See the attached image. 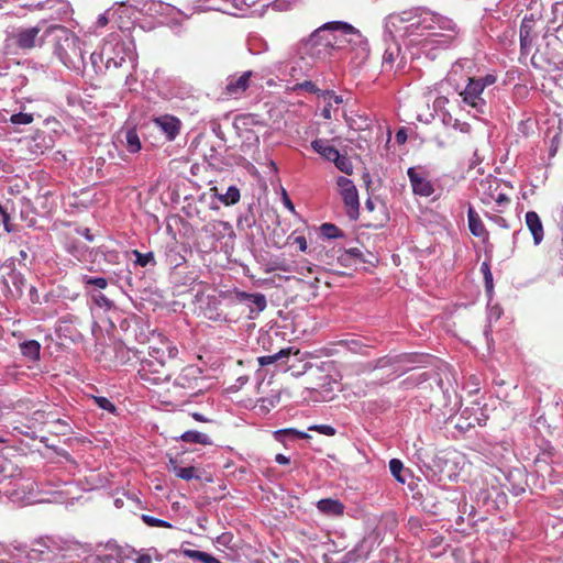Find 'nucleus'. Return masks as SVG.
Instances as JSON below:
<instances>
[{
  "label": "nucleus",
  "instance_id": "obj_2",
  "mask_svg": "<svg viewBox=\"0 0 563 563\" xmlns=\"http://www.w3.org/2000/svg\"><path fill=\"white\" fill-rule=\"evenodd\" d=\"M203 390V376L201 369L196 365H187L174 378L162 395L163 402L172 406L186 404L189 398Z\"/></svg>",
  "mask_w": 563,
  "mask_h": 563
},
{
  "label": "nucleus",
  "instance_id": "obj_33",
  "mask_svg": "<svg viewBox=\"0 0 563 563\" xmlns=\"http://www.w3.org/2000/svg\"><path fill=\"white\" fill-rule=\"evenodd\" d=\"M130 353L133 354V357L134 358H140V356L137 355V352L136 351H131L130 349L123 346V345H119L117 349H115V357L121 362V363H129L132 361V357L130 356Z\"/></svg>",
  "mask_w": 563,
  "mask_h": 563
},
{
  "label": "nucleus",
  "instance_id": "obj_41",
  "mask_svg": "<svg viewBox=\"0 0 563 563\" xmlns=\"http://www.w3.org/2000/svg\"><path fill=\"white\" fill-rule=\"evenodd\" d=\"M308 430L317 431L323 435L333 437L336 430L330 424H314L308 428Z\"/></svg>",
  "mask_w": 563,
  "mask_h": 563
},
{
  "label": "nucleus",
  "instance_id": "obj_63",
  "mask_svg": "<svg viewBox=\"0 0 563 563\" xmlns=\"http://www.w3.org/2000/svg\"><path fill=\"white\" fill-rule=\"evenodd\" d=\"M155 559H156V560H161V559H162V556H161L159 554H157V555L155 556Z\"/></svg>",
  "mask_w": 563,
  "mask_h": 563
},
{
  "label": "nucleus",
  "instance_id": "obj_21",
  "mask_svg": "<svg viewBox=\"0 0 563 563\" xmlns=\"http://www.w3.org/2000/svg\"><path fill=\"white\" fill-rule=\"evenodd\" d=\"M312 150L321 155L324 159L332 162L334 158H338L339 151L330 145L324 139H316L311 142Z\"/></svg>",
  "mask_w": 563,
  "mask_h": 563
},
{
  "label": "nucleus",
  "instance_id": "obj_11",
  "mask_svg": "<svg viewBox=\"0 0 563 563\" xmlns=\"http://www.w3.org/2000/svg\"><path fill=\"white\" fill-rule=\"evenodd\" d=\"M483 91L484 88L476 78H468V82L465 89L461 92V96L466 104L473 108H479L485 106V101L482 98Z\"/></svg>",
  "mask_w": 563,
  "mask_h": 563
},
{
  "label": "nucleus",
  "instance_id": "obj_10",
  "mask_svg": "<svg viewBox=\"0 0 563 563\" xmlns=\"http://www.w3.org/2000/svg\"><path fill=\"white\" fill-rule=\"evenodd\" d=\"M201 230L208 238L212 239V242H218L234 234L232 225L222 220H211L207 222Z\"/></svg>",
  "mask_w": 563,
  "mask_h": 563
},
{
  "label": "nucleus",
  "instance_id": "obj_55",
  "mask_svg": "<svg viewBox=\"0 0 563 563\" xmlns=\"http://www.w3.org/2000/svg\"><path fill=\"white\" fill-rule=\"evenodd\" d=\"M365 208L368 210V211H374L375 209V202L368 198L366 201H365Z\"/></svg>",
  "mask_w": 563,
  "mask_h": 563
},
{
  "label": "nucleus",
  "instance_id": "obj_57",
  "mask_svg": "<svg viewBox=\"0 0 563 563\" xmlns=\"http://www.w3.org/2000/svg\"><path fill=\"white\" fill-rule=\"evenodd\" d=\"M123 552L129 555V563H134L135 559L132 556L133 554H136L135 550H128Z\"/></svg>",
  "mask_w": 563,
  "mask_h": 563
},
{
  "label": "nucleus",
  "instance_id": "obj_29",
  "mask_svg": "<svg viewBox=\"0 0 563 563\" xmlns=\"http://www.w3.org/2000/svg\"><path fill=\"white\" fill-rule=\"evenodd\" d=\"M389 470L391 475L401 484L406 483V477L402 476L404 464L398 459H393L389 461Z\"/></svg>",
  "mask_w": 563,
  "mask_h": 563
},
{
  "label": "nucleus",
  "instance_id": "obj_64",
  "mask_svg": "<svg viewBox=\"0 0 563 563\" xmlns=\"http://www.w3.org/2000/svg\"><path fill=\"white\" fill-rule=\"evenodd\" d=\"M2 442H3V440L0 438V443H2Z\"/></svg>",
  "mask_w": 563,
  "mask_h": 563
},
{
  "label": "nucleus",
  "instance_id": "obj_14",
  "mask_svg": "<svg viewBox=\"0 0 563 563\" xmlns=\"http://www.w3.org/2000/svg\"><path fill=\"white\" fill-rule=\"evenodd\" d=\"M499 184L497 181H490L487 187V191L484 194L483 202L490 203L495 201L498 206L496 211L501 212L503 208L507 207L510 203V198L507 194L499 190Z\"/></svg>",
  "mask_w": 563,
  "mask_h": 563
},
{
  "label": "nucleus",
  "instance_id": "obj_8",
  "mask_svg": "<svg viewBox=\"0 0 563 563\" xmlns=\"http://www.w3.org/2000/svg\"><path fill=\"white\" fill-rule=\"evenodd\" d=\"M177 347L165 335L157 334L150 339L148 357L145 360L176 362Z\"/></svg>",
  "mask_w": 563,
  "mask_h": 563
},
{
  "label": "nucleus",
  "instance_id": "obj_13",
  "mask_svg": "<svg viewBox=\"0 0 563 563\" xmlns=\"http://www.w3.org/2000/svg\"><path fill=\"white\" fill-rule=\"evenodd\" d=\"M407 174L410 179L413 194L422 197H429L433 194V185L421 173H418L413 167H410L408 168Z\"/></svg>",
  "mask_w": 563,
  "mask_h": 563
},
{
  "label": "nucleus",
  "instance_id": "obj_5",
  "mask_svg": "<svg viewBox=\"0 0 563 563\" xmlns=\"http://www.w3.org/2000/svg\"><path fill=\"white\" fill-rule=\"evenodd\" d=\"M49 24L42 20L34 26L18 27L11 35L13 44L21 51H31L46 45Z\"/></svg>",
  "mask_w": 563,
  "mask_h": 563
},
{
  "label": "nucleus",
  "instance_id": "obj_23",
  "mask_svg": "<svg viewBox=\"0 0 563 563\" xmlns=\"http://www.w3.org/2000/svg\"><path fill=\"white\" fill-rule=\"evenodd\" d=\"M170 468L175 473V475L181 479L190 481L192 478H199L197 475V470L195 466H186L181 467L177 465V462L173 459L169 461Z\"/></svg>",
  "mask_w": 563,
  "mask_h": 563
},
{
  "label": "nucleus",
  "instance_id": "obj_16",
  "mask_svg": "<svg viewBox=\"0 0 563 563\" xmlns=\"http://www.w3.org/2000/svg\"><path fill=\"white\" fill-rule=\"evenodd\" d=\"M528 230L532 234L533 243L539 245L544 238V228L539 214L536 211H528L525 216Z\"/></svg>",
  "mask_w": 563,
  "mask_h": 563
},
{
  "label": "nucleus",
  "instance_id": "obj_26",
  "mask_svg": "<svg viewBox=\"0 0 563 563\" xmlns=\"http://www.w3.org/2000/svg\"><path fill=\"white\" fill-rule=\"evenodd\" d=\"M335 165V167L346 174V175H352L353 173V165H352V162L350 161V158L346 156V155H342L340 154V152L338 153V158H334L332 161Z\"/></svg>",
  "mask_w": 563,
  "mask_h": 563
},
{
  "label": "nucleus",
  "instance_id": "obj_15",
  "mask_svg": "<svg viewBox=\"0 0 563 563\" xmlns=\"http://www.w3.org/2000/svg\"><path fill=\"white\" fill-rule=\"evenodd\" d=\"M154 123L161 128L169 141L176 139L180 131V121L174 115L165 114L154 120Z\"/></svg>",
  "mask_w": 563,
  "mask_h": 563
},
{
  "label": "nucleus",
  "instance_id": "obj_36",
  "mask_svg": "<svg viewBox=\"0 0 563 563\" xmlns=\"http://www.w3.org/2000/svg\"><path fill=\"white\" fill-rule=\"evenodd\" d=\"M92 400L100 409L106 410L110 413H114L117 410V407L107 397L92 396Z\"/></svg>",
  "mask_w": 563,
  "mask_h": 563
},
{
  "label": "nucleus",
  "instance_id": "obj_54",
  "mask_svg": "<svg viewBox=\"0 0 563 563\" xmlns=\"http://www.w3.org/2000/svg\"><path fill=\"white\" fill-rule=\"evenodd\" d=\"M96 561L98 563H109L111 561V556L110 555H98L96 558Z\"/></svg>",
  "mask_w": 563,
  "mask_h": 563
},
{
  "label": "nucleus",
  "instance_id": "obj_20",
  "mask_svg": "<svg viewBox=\"0 0 563 563\" xmlns=\"http://www.w3.org/2000/svg\"><path fill=\"white\" fill-rule=\"evenodd\" d=\"M468 229L474 236L484 238L488 234L483 221L475 209L470 206L467 210Z\"/></svg>",
  "mask_w": 563,
  "mask_h": 563
},
{
  "label": "nucleus",
  "instance_id": "obj_39",
  "mask_svg": "<svg viewBox=\"0 0 563 563\" xmlns=\"http://www.w3.org/2000/svg\"><path fill=\"white\" fill-rule=\"evenodd\" d=\"M142 520L150 527L172 528V525L169 522L148 515H143Z\"/></svg>",
  "mask_w": 563,
  "mask_h": 563
},
{
  "label": "nucleus",
  "instance_id": "obj_58",
  "mask_svg": "<svg viewBox=\"0 0 563 563\" xmlns=\"http://www.w3.org/2000/svg\"><path fill=\"white\" fill-rule=\"evenodd\" d=\"M391 60H393V53L385 52L384 62H391Z\"/></svg>",
  "mask_w": 563,
  "mask_h": 563
},
{
  "label": "nucleus",
  "instance_id": "obj_60",
  "mask_svg": "<svg viewBox=\"0 0 563 563\" xmlns=\"http://www.w3.org/2000/svg\"><path fill=\"white\" fill-rule=\"evenodd\" d=\"M192 417L197 421H205L203 417L200 413H194Z\"/></svg>",
  "mask_w": 563,
  "mask_h": 563
},
{
  "label": "nucleus",
  "instance_id": "obj_3",
  "mask_svg": "<svg viewBox=\"0 0 563 563\" xmlns=\"http://www.w3.org/2000/svg\"><path fill=\"white\" fill-rule=\"evenodd\" d=\"M79 38L67 27L49 24L46 34V45L52 48L58 59L67 65L74 57L80 55Z\"/></svg>",
  "mask_w": 563,
  "mask_h": 563
},
{
  "label": "nucleus",
  "instance_id": "obj_45",
  "mask_svg": "<svg viewBox=\"0 0 563 563\" xmlns=\"http://www.w3.org/2000/svg\"><path fill=\"white\" fill-rule=\"evenodd\" d=\"M93 301L99 307H107L110 308L112 306V302L109 298H107L104 295H98L93 298Z\"/></svg>",
  "mask_w": 563,
  "mask_h": 563
},
{
  "label": "nucleus",
  "instance_id": "obj_38",
  "mask_svg": "<svg viewBox=\"0 0 563 563\" xmlns=\"http://www.w3.org/2000/svg\"><path fill=\"white\" fill-rule=\"evenodd\" d=\"M33 114L31 113H24V112H20V113H15V114H12L11 118H10V122L12 124H16V125H20V124H30L33 122Z\"/></svg>",
  "mask_w": 563,
  "mask_h": 563
},
{
  "label": "nucleus",
  "instance_id": "obj_27",
  "mask_svg": "<svg viewBox=\"0 0 563 563\" xmlns=\"http://www.w3.org/2000/svg\"><path fill=\"white\" fill-rule=\"evenodd\" d=\"M219 198L225 206L235 205L241 198L240 190L235 186H230Z\"/></svg>",
  "mask_w": 563,
  "mask_h": 563
},
{
  "label": "nucleus",
  "instance_id": "obj_48",
  "mask_svg": "<svg viewBox=\"0 0 563 563\" xmlns=\"http://www.w3.org/2000/svg\"><path fill=\"white\" fill-rule=\"evenodd\" d=\"M325 106L321 110V117L325 120H330L332 118V102L325 101Z\"/></svg>",
  "mask_w": 563,
  "mask_h": 563
},
{
  "label": "nucleus",
  "instance_id": "obj_52",
  "mask_svg": "<svg viewBox=\"0 0 563 563\" xmlns=\"http://www.w3.org/2000/svg\"><path fill=\"white\" fill-rule=\"evenodd\" d=\"M275 461H276V463H278L280 465H287L290 463L289 457L285 456L284 454H280V453L275 456Z\"/></svg>",
  "mask_w": 563,
  "mask_h": 563
},
{
  "label": "nucleus",
  "instance_id": "obj_34",
  "mask_svg": "<svg viewBox=\"0 0 563 563\" xmlns=\"http://www.w3.org/2000/svg\"><path fill=\"white\" fill-rule=\"evenodd\" d=\"M532 43L531 27L523 21L520 26V45L525 49Z\"/></svg>",
  "mask_w": 563,
  "mask_h": 563
},
{
  "label": "nucleus",
  "instance_id": "obj_62",
  "mask_svg": "<svg viewBox=\"0 0 563 563\" xmlns=\"http://www.w3.org/2000/svg\"><path fill=\"white\" fill-rule=\"evenodd\" d=\"M110 62H111V60L109 59V60L107 62V64H106V67H107L108 69L110 68Z\"/></svg>",
  "mask_w": 563,
  "mask_h": 563
},
{
  "label": "nucleus",
  "instance_id": "obj_35",
  "mask_svg": "<svg viewBox=\"0 0 563 563\" xmlns=\"http://www.w3.org/2000/svg\"><path fill=\"white\" fill-rule=\"evenodd\" d=\"M481 272L484 276L485 287L487 292H492L494 288L493 274L488 262H483L481 265Z\"/></svg>",
  "mask_w": 563,
  "mask_h": 563
},
{
  "label": "nucleus",
  "instance_id": "obj_19",
  "mask_svg": "<svg viewBox=\"0 0 563 563\" xmlns=\"http://www.w3.org/2000/svg\"><path fill=\"white\" fill-rule=\"evenodd\" d=\"M299 353V350H295L294 347H287L282 349L279 352L272 355L260 356L257 361L261 366H266L278 362L286 364L285 360H288L290 355L296 356Z\"/></svg>",
  "mask_w": 563,
  "mask_h": 563
},
{
  "label": "nucleus",
  "instance_id": "obj_6",
  "mask_svg": "<svg viewBox=\"0 0 563 563\" xmlns=\"http://www.w3.org/2000/svg\"><path fill=\"white\" fill-rule=\"evenodd\" d=\"M175 367L176 362L141 360L139 376L144 385L158 386L169 382Z\"/></svg>",
  "mask_w": 563,
  "mask_h": 563
},
{
  "label": "nucleus",
  "instance_id": "obj_7",
  "mask_svg": "<svg viewBox=\"0 0 563 563\" xmlns=\"http://www.w3.org/2000/svg\"><path fill=\"white\" fill-rule=\"evenodd\" d=\"M336 185L347 217L351 220H357L360 216V200L354 183L344 176H340L336 179Z\"/></svg>",
  "mask_w": 563,
  "mask_h": 563
},
{
  "label": "nucleus",
  "instance_id": "obj_50",
  "mask_svg": "<svg viewBox=\"0 0 563 563\" xmlns=\"http://www.w3.org/2000/svg\"><path fill=\"white\" fill-rule=\"evenodd\" d=\"M406 141H407V133H406L405 129L398 130L396 133V142L398 144H405Z\"/></svg>",
  "mask_w": 563,
  "mask_h": 563
},
{
  "label": "nucleus",
  "instance_id": "obj_42",
  "mask_svg": "<svg viewBox=\"0 0 563 563\" xmlns=\"http://www.w3.org/2000/svg\"><path fill=\"white\" fill-rule=\"evenodd\" d=\"M297 88L299 89H303L308 92H311V93H314L317 95L318 97H321L322 96V91L323 90H320L312 81L310 80H305L301 84H298L297 85Z\"/></svg>",
  "mask_w": 563,
  "mask_h": 563
},
{
  "label": "nucleus",
  "instance_id": "obj_59",
  "mask_svg": "<svg viewBox=\"0 0 563 563\" xmlns=\"http://www.w3.org/2000/svg\"><path fill=\"white\" fill-rule=\"evenodd\" d=\"M269 167L272 168V170L274 173H277L278 168H277V165L274 161H269Z\"/></svg>",
  "mask_w": 563,
  "mask_h": 563
},
{
  "label": "nucleus",
  "instance_id": "obj_46",
  "mask_svg": "<svg viewBox=\"0 0 563 563\" xmlns=\"http://www.w3.org/2000/svg\"><path fill=\"white\" fill-rule=\"evenodd\" d=\"M183 553L185 556H187L189 559L200 561V558L203 552L198 551V550L185 549V550H183Z\"/></svg>",
  "mask_w": 563,
  "mask_h": 563
},
{
  "label": "nucleus",
  "instance_id": "obj_40",
  "mask_svg": "<svg viewBox=\"0 0 563 563\" xmlns=\"http://www.w3.org/2000/svg\"><path fill=\"white\" fill-rule=\"evenodd\" d=\"M321 232L324 236L334 239L341 235L340 229L332 223H324L321 225Z\"/></svg>",
  "mask_w": 563,
  "mask_h": 563
},
{
  "label": "nucleus",
  "instance_id": "obj_43",
  "mask_svg": "<svg viewBox=\"0 0 563 563\" xmlns=\"http://www.w3.org/2000/svg\"><path fill=\"white\" fill-rule=\"evenodd\" d=\"M324 101L334 102L335 104H341L343 102V98L341 96H336L333 91L324 90L322 91V96Z\"/></svg>",
  "mask_w": 563,
  "mask_h": 563
},
{
  "label": "nucleus",
  "instance_id": "obj_47",
  "mask_svg": "<svg viewBox=\"0 0 563 563\" xmlns=\"http://www.w3.org/2000/svg\"><path fill=\"white\" fill-rule=\"evenodd\" d=\"M282 196H283V203H284V206L290 212L295 213V206H294L292 201L290 200V198H289V196H288V194H287V191L285 189H283Z\"/></svg>",
  "mask_w": 563,
  "mask_h": 563
},
{
  "label": "nucleus",
  "instance_id": "obj_44",
  "mask_svg": "<svg viewBox=\"0 0 563 563\" xmlns=\"http://www.w3.org/2000/svg\"><path fill=\"white\" fill-rule=\"evenodd\" d=\"M476 80L479 81V84L485 89L486 87L494 85L496 82L497 78L493 74H487L485 77L478 78Z\"/></svg>",
  "mask_w": 563,
  "mask_h": 563
},
{
  "label": "nucleus",
  "instance_id": "obj_18",
  "mask_svg": "<svg viewBox=\"0 0 563 563\" xmlns=\"http://www.w3.org/2000/svg\"><path fill=\"white\" fill-rule=\"evenodd\" d=\"M317 508L325 516H342L345 507L339 499L324 498L317 503Z\"/></svg>",
  "mask_w": 563,
  "mask_h": 563
},
{
  "label": "nucleus",
  "instance_id": "obj_24",
  "mask_svg": "<svg viewBox=\"0 0 563 563\" xmlns=\"http://www.w3.org/2000/svg\"><path fill=\"white\" fill-rule=\"evenodd\" d=\"M180 439L184 442L188 443H199V444H210V438L208 434L199 432V431H186L180 435Z\"/></svg>",
  "mask_w": 563,
  "mask_h": 563
},
{
  "label": "nucleus",
  "instance_id": "obj_53",
  "mask_svg": "<svg viewBox=\"0 0 563 563\" xmlns=\"http://www.w3.org/2000/svg\"><path fill=\"white\" fill-rule=\"evenodd\" d=\"M97 24L100 27L106 26L108 24V18L104 14L99 15Z\"/></svg>",
  "mask_w": 563,
  "mask_h": 563
},
{
  "label": "nucleus",
  "instance_id": "obj_17",
  "mask_svg": "<svg viewBox=\"0 0 563 563\" xmlns=\"http://www.w3.org/2000/svg\"><path fill=\"white\" fill-rule=\"evenodd\" d=\"M338 260L343 266L346 267H352L368 262L366 258H364V254L358 247H351L349 250H344L338 256Z\"/></svg>",
  "mask_w": 563,
  "mask_h": 563
},
{
  "label": "nucleus",
  "instance_id": "obj_1",
  "mask_svg": "<svg viewBox=\"0 0 563 563\" xmlns=\"http://www.w3.org/2000/svg\"><path fill=\"white\" fill-rule=\"evenodd\" d=\"M339 31L344 35L357 33L347 23L329 22L318 27L307 40L300 43V52L312 58H325L333 48L340 47L345 42L335 34Z\"/></svg>",
  "mask_w": 563,
  "mask_h": 563
},
{
  "label": "nucleus",
  "instance_id": "obj_28",
  "mask_svg": "<svg viewBox=\"0 0 563 563\" xmlns=\"http://www.w3.org/2000/svg\"><path fill=\"white\" fill-rule=\"evenodd\" d=\"M242 296L252 305H254L257 309V311H263L266 306V297L263 294H245L243 292Z\"/></svg>",
  "mask_w": 563,
  "mask_h": 563
},
{
  "label": "nucleus",
  "instance_id": "obj_9",
  "mask_svg": "<svg viewBox=\"0 0 563 563\" xmlns=\"http://www.w3.org/2000/svg\"><path fill=\"white\" fill-rule=\"evenodd\" d=\"M253 77V71L247 70L242 73L239 76H230L227 78L225 87L223 88L221 96L223 100H239L241 99L246 90L251 86V78Z\"/></svg>",
  "mask_w": 563,
  "mask_h": 563
},
{
  "label": "nucleus",
  "instance_id": "obj_32",
  "mask_svg": "<svg viewBox=\"0 0 563 563\" xmlns=\"http://www.w3.org/2000/svg\"><path fill=\"white\" fill-rule=\"evenodd\" d=\"M118 562L129 563V555L123 552V549H119L118 551ZM134 563H152V556L148 553L137 554Z\"/></svg>",
  "mask_w": 563,
  "mask_h": 563
},
{
  "label": "nucleus",
  "instance_id": "obj_30",
  "mask_svg": "<svg viewBox=\"0 0 563 563\" xmlns=\"http://www.w3.org/2000/svg\"><path fill=\"white\" fill-rule=\"evenodd\" d=\"M81 283L85 285V287L95 286L98 289H106L108 287V279L103 277H91L88 275L81 276Z\"/></svg>",
  "mask_w": 563,
  "mask_h": 563
},
{
  "label": "nucleus",
  "instance_id": "obj_4",
  "mask_svg": "<svg viewBox=\"0 0 563 563\" xmlns=\"http://www.w3.org/2000/svg\"><path fill=\"white\" fill-rule=\"evenodd\" d=\"M560 457L555 446L543 442L539 445V452L533 460L534 473L549 484H555L558 482L555 465L560 464Z\"/></svg>",
  "mask_w": 563,
  "mask_h": 563
},
{
  "label": "nucleus",
  "instance_id": "obj_22",
  "mask_svg": "<svg viewBox=\"0 0 563 563\" xmlns=\"http://www.w3.org/2000/svg\"><path fill=\"white\" fill-rule=\"evenodd\" d=\"M20 350L23 356L36 361L40 358L41 344L36 340L24 341L20 344Z\"/></svg>",
  "mask_w": 563,
  "mask_h": 563
},
{
  "label": "nucleus",
  "instance_id": "obj_56",
  "mask_svg": "<svg viewBox=\"0 0 563 563\" xmlns=\"http://www.w3.org/2000/svg\"><path fill=\"white\" fill-rule=\"evenodd\" d=\"M496 222L505 229L509 228L507 221L501 217H496Z\"/></svg>",
  "mask_w": 563,
  "mask_h": 563
},
{
  "label": "nucleus",
  "instance_id": "obj_12",
  "mask_svg": "<svg viewBox=\"0 0 563 563\" xmlns=\"http://www.w3.org/2000/svg\"><path fill=\"white\" fill-rule=\"evenodd\" d=\"M201 314L211 321H221L225 316L221 309V301L217 296H207L200 303Z\"/></svg>",
  "mask_w": 563,
  "mask_h": 563
},
{
  "label": "nucleus",
  "instance_id": "obj_61",
  "mask_svg": "<svg viewBox=\"0 0 563 563\" xmlns=\"http://www.w3.org/2000/svg\"><path fill=\"white\" fill-rule=\"evenodd\" d=\"M0 212L3 214L4 219H8V214L3 211L1 206H0Z\"/></svg>",
  "mask_w": 563,
  "mask_h": 563
},
{
  "label": "nucleus",
  "instance_id": "obj_51",
  "mask_svg": "<svg viewBox=\"0 0 563 563\" xmlns=\"http://www.w3.org/2000/svg\"><path fill=\"white\" fill-rule=\"evenodd\" d=\"M295 243L298 245L299 250L301 252H306L307 250V241L305 236H297L295 238Z\"/></svg>",
  "mask_w": 563,
  "mask_h": 563
},
{
  "label": "nucleus",
  "instance_id": "obj_49",
  "mask_svg": "<svg viewBox=\"0 0 563 563\" xmlns=\"http://www.w3.org/2000/svg\"><path fill=\"white\" fill-rule=\"evenodd\" d=\"M199 562H201V563H222L220 560H218L217 558H214L213 555H211L207 552L202 553Z\"/></svg>",
  "mask_w": 563,
  "mask_h": 563
},
{
  "label": "nucleus",
  "instance_id": "obj_37",
  "mask_svg": "<svg viewBox=\"0 0 563 563\" xmlns=\"http://www.w3.org/2000/svg\"><path fill=\"white\" fill-rule=\"evenodd\" d=\"M133 255L135 256V264L141 267H145L148 263L154 262V254L152 252L141 253L137 250L133 251Z\"/></svg>",
  "mask_w": 563,
  "mask_h": 563
},
{
  "label": "nucleus",
  "instance_id": "obj_31",
  "mask_svg": "<svg viewBox=\"0 0 563 563\" xmlns=\"http://www.w3.org/2000/svg\"><path fill=\"white\" fill-rule=\"evenodd\" d=\"M128 150L131 153H136L141 150V141L134 130H129L125 135Z\"/></svg>",
  "mask_w": 563,
  "mask_h": 563
},
{
  "label": "nucleus",
  "instance_id": "obj_25",
  "mask_svg": "<svg viewBox=\"0 0 563 563\" xmlns=\"http://www.w3.org/2000/svg\"><path fill=\"white\" fill-rule=\"evenodd\" d=\"M275 439L278 441H283L285 438L290 439H309L310 435L306 433L305 431H299L292 428L288 429H280L277 430L275 433Z\"/></svg>",
  "mask_w": 563,
  "mask_h": 563
}]
</instances>
